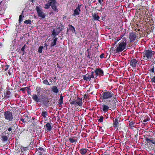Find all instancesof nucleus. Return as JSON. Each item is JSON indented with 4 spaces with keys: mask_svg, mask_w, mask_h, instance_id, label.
<instances>
[{
    "mask_svg": "<svg viewBox=\"0 0 155 155\" xmlns=\"http://www.w3.org/2000/svg\"><path fill=\"white\" fill-rule=\"evenodd\" d=\"M58 39V38H55V37H53V39L52 40V42H51L50 45L51 47H54L56 44V42Z\"/></svg>",
    "mask_w": 155,
    "mask_h": 155,
    "instance_id": "nucleus-25",
    "label": "nucleus"
},
{
    "mask_svg": "<svg viewBox=\"0 0 155 155\" xmlns=\"http://www.w3.org/2000/svg\"><path fill=\"white\" fill-rule=\"evenodd\" d=\"M48 2V3H47L45 5L44 8L45 9H48L50 8V7L51 6V1H50V0H49Z\"/></svg>",
    "mask_w": 155,
    "mask_h": 155,
    "instance_id": "nucleus-28",
    "label": "nucleus"
},
{
    "mask_svg": "<svg viewBox=\"0 0 155 155\" xmlns=\"http://www.w3.org/2000/svg\"><path fill=\"white\" fill-rule=\"evenodd\" d=\"M92 17L94 21H100L99 20L100 17L96 13H94V14H92Z\"/></svg>",
    "mask_w": 155,
    "mask_h": 155,
    "instance_id": "nucleus-22",
    "label": "nucleus"
},
{
    "mask_svg": "<svg viewBox=\"0 0 155 155\" xmlns=\"http://www.w3.org/2000/svg\"><path fill=\"white\" fill-rule=\"evenodd\" d=\"M36 150V152L38 155H42L45 151L44 148L41 147H37Z\"/></svg>",
    "mask_w": 155,
    "mask_h": 155,
    "instance_id": "nucleus-12",
    "label": "nucleus"
},
{
    "mask_svg": "<svg viewBox=\"0 0 155 155\" xmlns=\"http://www.w3.org/2000/svg\"><path fill=\"white\" fill-rule=\"evenodd\" d=\"M2 84V81H0V84Z\"/></svg>",
    "mask_w": 155,
    "mask_h": 155,
    "instance_id": "nucleus-61",
    "label": "nucleus"
},
{
    "mask_svg": "<svg viewBox=\"0 0 155 155\" xmlns=\"http://www.w3.org/2000/svg\"><path fill=\"white\" fill-rule=\"evenodd\" d=\"M155 52L151 49L145 50L142 53L143 59L145 60H151L153 59Z\"/></svg>",
    "mask_w": 155,
    "mask_h": 155,
    "instance_id": "nucleus-3",
    "label": "nucleus"
},
{
    "mask_svg": "<svg viewBox=\"0 0 155 155\" xmlns=\"http://www.w3.org/2000/svg\"><path fill=\"white\" fill-rule=\"evenodd\" d=\"M84 98H85L87 99L88 97V96L87 95H86V94H85V95H84Z\"/></svg>",
    "mask_w": 155,
    "mask_h": 155,
    "instance_id": "nucleus-52",
    "label": "nucleus"
},
{
    "mask_svg": "<svg viewBox=\"0 0 155 155\" xmlns=\"http://www.w3.org/2000/svg\"><path fill=\"white\" fill-rule=\"evenodd\" d=\"M4 5V4L3 3V2L1 1L0 2V9L1 10L3 6Z\"/></svg>",
    "mask_w": 155,
    "mask_h": 155,
    "instance_id": "nucleus-47",
    "label": "nucleus"
},
{
    "mask_svg": "<svg viewBox=\"0 0 155 155\" xmlns=\"http://www.w3.org/2000/svg\"><path fill=\"white\" fill-rule=\"evenodd\" d=\"M27 92H28V94H31V92H30L28 90V91Z\"/></svg>",
    "mask_w": 155,
    "mask_h": 155,
    "instance_id": "nucleus-54",
    "label": "nucleus"
},
{
    "mask_svg": "<svg viewBox=\"0 0 155 155\" xmlns=\"http://www.w3.org/2000/svg\"><path fill=\"white\" fill-rule=\"evenodd\" d=\"M93 94V92H92L91 93V94Z\"/></svg>",
    "mask_w": 155,
    "mask_h": 155,
    "instance_id": "nucleus-62",
    "label": "nucleus"
},
{
    "mask_svg": "<svg viewBox=\"0 0 155 155\" xmlns=\"http://www.w3.org/2000/svg\"><path fill=\"white\" fill-rule=\"evenodd\" d=\"M104 117L102 116H100L99 117V118L98 119V121L100 123H101L103 122Z\"/></svg>",
    "mask_w": 155,
    "mask_h": 155,
    "instance_id": "nucleus-37",
    "label": "nucleus"
},
{
    "mask_svg": "<svg viewBox=\"0 0 155 155\" xmlns=\"http://www.w3.org/2000/svg\"><path fill=\"white\" fill-rule=\"evenodd\" d=\"M43 83L44 84L47 85H51V84H49V82L47 80H45L43 81Z\"/></svg>",
    "mask_w": 155,
    "mask_h": 155,
    "instance_id": "nucleus-40",
    "label": "nucleus"
},
{
    "mask_svg": "<svg viewBox=\"0 0 155 155\" xmlns=\"http://www.w3.org/2000/svg\"><path fill=\"white\" fill-rule=\"evenodd\" d=\"M9 125L10 126L9 127H11L13 129V130H15V128L17 126V124L14 122L10 123Z\"/></svg>",
    "mask_w": 155,
    "mask_h": 155,
    "instance_id": "nucleus-26",
    "label": "nucleus"
},
{
    "mask_svg": "<svg viewBox=\"0 0 155 155\" xmlns=\"http://www.w3.org/2000/svg\"><path fill=\"white\" fill-rule=\"evenodd\" d=\"M43 48V46L41 45L38 48V52L39 53H41L42 52V50Z\"/></svg>",
    "mask_w": 155,
    "mask_h": 155,
    "instance_id": "nucleus-39",
    "label": "nucleus"
},
{
    "mask_svg": "<svg viewBox=\"0 0 155 155\" xmlns=\"http://www.w3.org/2000/svg\"><path fill=\"white\" fill-rule=\"evenodd\" d=\"M135 124V122L133 121H131L130 122L129 124V126L131 128H132L133 127H134V124Z\"/></svg>",
    "mask_w": 155,
    "mask_h": 155,
    "instance_id": "nucleus-35",
    "label": "nucleus"
},
{
    "mask_svg": "<svg viewBox=\"0 0 155 155\" xmlns=\"http://www.w3.org/2000/svg\"><path fill=\"white\" fill-rule=\"evenodd\" d=\"M8 74H9V75H11V73H10V71H9L8 72Z\"/></svg>",
    "mask_w": 155,
    "mask_h": 155,
    "instance_id": "nucleus-58",
    "label": "nucleus"
},
{
    "mask_svg": "<svg viewBox=\"0 0 155 155\" xmlns=\"http://www.w3.org/2000/svg\"><path fill=\"white\" fill-rule=\"evenodd\" d=\"M7 131V130L5 131L2 134V135L1 136V139L2 142H6L8 140L9 137V134H8L7 135H6L4 134V133H5L6 134V132Z\"/></svg>",
    "mask_w": 155,
    "mask_h": 155,
    "instance_id": "nucleus-10",
    "label": "nucleus"
},
{
    "mask_svg": "<svg viewBox=\"0 0 155 155\" xmlns=\"http://www.w3.org/2000/svg\"><path fill=\"white\" fill-rule=\"evenodd\" d=\"M46 128L45 130L47 131H50L52 129V126L50 123H47L44 126Z\"/></svg>",
    "mask_w": 155,
    "mask_h": 155,
    "instance_id": "nucleus-20",
    "label": "nucleus"
},
{
    "mask_svg": "<svg viewBox=\"0 0 155 155\" xmlns=\"http://www.w3.org/2000/svg\"><path fill=\"white\" fill-rule=\"evenodd\" d=\"M63 97L62 96V95H61L60 96V98L59 99V104H61L63 103Z\"/></svg>",
    "mask_w": 155,
    "mask_h": 155,
    "instance_id": "nucleus-32",
    "label": "nucleus"
},
{
    "mask_svg": "<svg viewBox=\"0 0 155 155\" xmlns=\"http://www.w3.org/2000/svg\"><path fill=\"white\" fill-rule=\"evenodd\" d=\"M119 122H120V120L118 117L116 118L115 120H113V126L115 128H117L118 127L119 125Z\"/></svg>",
    "mask_w": 155,
    "mask_h": 155,
    "instance_id": "nucleus-18",
    "label": "nucleus"
},
{
    "mask_svg": "<svg viewBox=\"0 0 155 155\" xmlns=\"http://www.w3.org/2000/svg\"><path fill=\"white\" fill-rule=\"evenodd\" d=\"M49 81L50 82H52V80H51V79H49Z\"/></svg>",
    "mask_w": 155,
    "mask_h": 155,
    "instance_id": "nucleus-59",
    "label": "nucleus"
},
{
    "mask_svg": "<svg viewBox=\"0 0 155 155\" xmlns=\"http://www.w3.org/2000/svg\"><path fill=\"white\" fill-rule=\"evenodd\" d=\"M82 5L78 4V7L76 8L74 10V13L73 15L74 16L76 15H78L80 14L81 12L80 7Z\"/></svg>",
    "mask_w": 155,
    "mask_h": 155,
    "instance_id": "nucleus-15",
    "label": "nucleus"
},
{
    "mask_svg": "<svg viewBox=\"0 0 155 155\" xmlns=\"http://www.w3.org/2000/svg\"><path fill=\"white\" fill-rule=\"evenodd\" d=\"M77 100H73L70 102L71 104H74L76 106H81L82 105V98H80L77 96Z\"/></svg>",
    "mask_w": 155,
    "mask_h": 155,
    "instance_id": "nucleus-6",
    "label": "nucleus"
},
{
    "mask_svg": "<svg viewBox=\"0 0 155 155\" xmlns=\"http://www.w3.org/2000/svg\"><path fill=\"white\" fill-rule=\"evenodd\" d=\"M11 93L10 91H7L6 94V96H7V98L9 97V95Z\"/></svg>",
    "mask_w": 155,
    "mask_h": 155,
    "instance_id": "nucleus-46",
    "label": "nucleus"
},
{
    "mask_svg": "<svg viewBox=\"0 0 155 155\" xmlns=\"http://www.w3.org/2000/svg\"><path fill=\"white\" fill-rule=\"evenodd\" d=\"M51 1V8L53 11L57 13L58 12V9L57 8L56 4L57 3V2L56 0H50Z\"/></svg>",
    "mask_w": 155,
    "mask_h": 155,
    "instance_id": "nucleus-7",
    "label": "nucleus"
},
{
    "mask_svg": "<svg viewBox=\"0 0 155 155\" xmlns=\"http://www.w3.org/2000/svg\"><path fill=\"white\" fill-rule=\"evenodd\" d=\"M25 46L26 45H25L21 49V50L23 52V54H22V55H23L25 53Z\"/></svg>",
    "mask_w": 155,
    "mask_h": 155,
    "instance_id": "nucleus-42",
    "label": "nucleus"
},
{
    "mask_svg": "<svg viewBox=\"0 0 155 155\" xmlns=\"http://www.w3.org/2000/svg\"><path fill=\"white\" fill-rule=\"evenodd\" d=\"M110 107L108 106L103 104L102 105V107H100V108L102 109L104 113H105L108 111Z\"/></svg>",
    "mask_w": 155,
    "mask_h": 155,
    "instance_id": "nucleus-21",
    "label": "nucleus"
},
{
    "mask_svg": "<svg viewBox=\"0 0 155 155\" xmlns=\"http://www.w3.org/2000/svg\"><path fill=\"white\" fill-rule=\"evenodd\" d=\"M115 99L114 98L113 100H111L108 103V106L110 108L112 109H115L116 107V103L118 102L116 99V97H115Z\"/></svg>",
    "mask_w": 155,
    "mask_h": 155,
    "instance_id": "nucleus-8",
    "label": "nucleus"
},
{
    "mask_svg": "<svg viewBox=\"0 0 155 155\" xmlns=\"http://www.w3.org/2000/svg\"><path fill=\"white\" fill-rule=\"evenodd\" d=\"M150 69H149V74L150 76L151 77L153 76V73L154 72V66L150 67Z\"/></svg>",
    "mask_w": 155,
    "mask_h": 155,
    "instance_id": "nucleus-24",
    "label": "nucleus"
},
{
    "mask_svg": "<svg viewBox=\"0 0 155 155\" xmlns=\"http://www.w3.org/2000/svg\"><path fill=\"white\" fill-rule=\"evenodd\" d=\"M68 28L67 29V32L66 33L68 34V32L69 31H70L72 33L76 34V30L75 27L72 26V25L69 24L68 25Z\"/></svg>",
    "mask_w": 155,
    "mask_h": 155,
    "instance_id": "nucleus-16",
    "label": "nucleus"
},
{
    "mask_svg": "<svg viewBox=\"0 0 155 155\" xmlns=\"http://www.w3.org/2000/svg\"><path fill=\"white\" fill-rule=\"evenodd\" d=\"M24 17V16L22 15V14L20 15V16H19V20H18L19 23V25L21 24V23L22 21V20H23L22 18Z\"/></svg>",
    "mask_w": 155,
    "mask_h": 155,
    "instance_id": "nucleus-34",
    "label": "nucleus"
},
{
    "mask_svg": "<svg viewBox=\"0 0 155 155\" xmlns=\"http://www.w3.org/2000/svg\"><path fill=\"white\" fill-rule=\"evenodd\" d=\"M5 119L9 121L12 120L13 117L12 113L9 111L5 112L4 114Z\"/></svg>",
    "mask_w": 155,
    "mask_h": 155,
    "instance_id": "nucleus-5",
    "label": "nucleus"
},
{
    "mask_svg": "<svg viewBox=\"0 0 155 155\" xmlns=\"http://www.w3.org/2000/svg\"><path fill=\"white\" fill-rule=\"evenodd\" d=\"M87 57L88 58H90V55H89V54H88V55H87Z\"/></svg>",
    "mask_w": 155,
    "mask_h": 155,
    "instance_id": "nucleus-56",
    "label": "nucleus"
},
{
    "mask_svg": "<svg viewBox=\"0 0 155 155\" xmlns=\"http://www.w3.org/2000/svg\"><path fill=\"white\" fill-rule=\"evenodd\" d=\"M37 94H34L32 96L33 100L35 102L38 103H46L47 102L48 97L47 95L43 94L45 91L40 87L37 86L36 89Z\"/></svg>",
    "mask_w": 155,
    "mask_h": 155,
    "instance_id": "nucleus-1",
    "label": "nucleus"
},
{
    "mask_svg": "<svg viewBox=\"0 0 155 155\" xmlns=\"http://www.w3.org/2000/svg\"><path fill=\"white\" fill-rule=\"evenodd\" d=\"M51 89L53 92L55 94H57L59 92V90L56 86H53L52 87Z\"/></svg>",
    "mask_w": 155,
    "mask_h": 155,
    "instance_id": "nucleus-27",
    "label": "nucleus"
},
{
    "mask_svg": "<svg viewBox=\"0 0 155 155\" xmlns=\"http://www.w3.org/2000/svg\"><path fill=\"white\" fill-rule=\"evenodd\" d=\"M25 117H27V118H28V116H26Z\"/></svg>",
    "mask_w": 155,
    "mask_h": 155,
    "instance_id": "nucleus-60",
    "label": "nucleus"
},
{
    "mask_svg": "<svg viewBox=\"0 0 155 155\" xmlns=\"http://www.w3.org/2000/svg\"><path fill=\"white\" fill-rule=\"evenodd\" d=\"M24 23L26 24H31V21L30 19L26 20L24 21Z\"/></svg>",
    "mask_w": 155,
    "mask_h": 155,
    "instance_id": "nucleus-41",
    "label": "nucleus"
},
{
    "mask_svg": "<svg viewBox=\"0 0 155 155\" xmlns=\"http://www.w3.org/2000/svg\"><path fill=\"white\" fill-rule=\"evenodd\" d=\"M3 45V44L2 43L0 42V48H2Z\"/></svg>",
    "mask_w": 155,
    "mask_h": 155,
    "instance_id": "nucleus-53",
    "label": "nucleus"
},
{
    "mask_svg": "<svg viewBox=\"0 0 155 155\" xmlns=\"http://www.w3.org/2000/svg\"><path fill=\"white\" fill-rule=\"evenodd\" d=\"M127 40L126 38H123L122 40L118 44V45L115 50H113L114 48H111V50L113 49L112 51L114 50V52H120L126 49L127 48Z\"/></svg>",
    "mask_w": 155,
    "mask_h": 155,
    "instance_id": "nucleus-2",
    "label": "nucleus"
},
{
    "mask_svg": "<svg viewBox=\"0 0 155 155\" xmlns=\"http://www.w3.org/2000/svg\"><path fill=\"white\" fill-rule=\"evenodd\" d=\"M96 75V78L98 76H102L104 74L103 71L100 68H97L94 71Z\"/></svg>",
    "mask_w": 155,
    "mask_h": 155,
    "instance_id": "nucleus-14",
    "label": "nucleus"
},
{
    "mask_svg": "<svg viewBox=\"0 0 155 155\" xmlns=\"http://www.w3.org/2000/svg\"><path fill=\"white\" fill-rule=\"evenodd\" d=\"M150 78L151 79L150 82L155 83V76H152L151 77V76H150Z\"/></svg>",
    "mask_w": 155,
    "mask_h": 155,
    "instance_id": "nucleus-43",
    "label": "nucleus"
},
{
    "mask_svg": "<svg viewBox=\"0 0 155 155\" xmlns=\"http://www.w3.org/2000/svg\"><path fill=\"white\" fill-rule=\"evenodd\" d=\"M41 115L44 119V120H45L47 121L48 120V115L47 110H43L41 114Z\"/></svg>",
    "mask_w": 155,
    "mask_h": 155,
    "instance_id": "nucleus-11",
    "label": "nucleus"
},
{
    "mask_svg": "<svg viewBox=\"0 0 155 155\" xmlns=\"http://www.w3.org/2000/svg\"><path fill=\"white\" fill-rule=\"evenodd\" d=\"M26 88H28V90H29L30 91L31 90L30 88L28 87H25L21 88V89L20 90L22 91H25V89H26Z\"/></svg>",
    "mask_w": 155,
    "mask_h": 155,
    "instance_id": "nucleus-44",
    "label": "nucleus"
},
{
    "mask_svg": "<svg viewBox=\"0 0 155 155\" xmlns=\"http://www.w3.org/2000/svg\"><path fill=\"white\" fill-rule=\"evenodd\" d=\"M56 78V77H54V79H55Z\"/></svg>",
    "mask_w": 155,
    "mask_h": 155,
    "instance_id": "nucleus-64",
    "label": "nucleus"
},
{
    "mask_svg": "<svg viewBox=\"0 0 155 155\" xmlns=\"http://www.w3.org/2000/svg\"><path fill=\"white\" fill-rule=\"evenodd\" d=\"M113 91H108L105 90L101 94V97L102 100H107L113 98L115 99Z\"/></svg>",
    "mask_w": 155,
    "mask_h": 155,
    "instance_id": "nucleus-4",
    "label": "nucleus"
},
{
    "mask_svg": "<svg viewBox=\"0 0 155 155\" xmlns=\"http://www.w3.org/2000/svg\"><path fill=\"white\" fill-rule=\"evenodd\" d=\"M87 74H85L83 76V79L84 81H87L88 80L89 81V75L87 76Z\"/></svg>",
    "mask_w": 155,
    "mask_h": 155,
    "instance_id": "nucleus-31",
    "label": "nucleus"
},
{
    "mask_svg": "<svg viewBox=\"0 0 155 155\" xmlns=\"http://www.w3.org/2000/svg\"><path fill=\"white\" fill-rule=\"evenodd\" d=\"M9 67V65H8L7 64L6 65L4 66V67L3 68L5 69V71H7L8 69V68Z\"/></svg>",
    "mask_w": 155,
    "mask_h": 155,
    "instance_id": "nucleus-45",
    "label": "nucleus"
},
{
    "mask_svg": "<svg viewBox=\"0 0 155 155\" xmlns=\"http://www.w3.org/2000/svg\"><path fill=\"white\" fill-rule=\"evenodd\" d=\"M36 10L38 17H41L42 19L45 18L46 16L45 14L41 11V8L38 6H37L36 7Z\"/></svg>",
    "mask_w": 155,
    "mask_h": 155,
    "instance_id": "nucleus-9",
    "label": "nucleus"
},
{
    "mask_svg": "<svg viewBox=\"0 0 155 155\" xmlns=\"http://www.w3.org/2000/svg\"><path fill=\"white\" fill-rule=\"evenodd\" d=\"M29 147H21V151L22 152L26 151L28 150H29Z\"/></svg>",
    "mask_w": 155,
    "mask_h": 155,
    "instance_id": "nucleus-29",
    "label": "nucleus"
},
{
    "mask_svg": "<svg viewBox=\"0 0 155 155\" xmlns=\"http://www.w3.org/2000/svg\"><path fill=\"white\" fill-rule=\"evenodd\" d=\"M120 40V39H117V40H116V41H115V44H116V42L118 41L119 40Z\"/></svg>",
    "mask_w": 155,
    "mask_h": 155,
    "instance_id": "nucleus-55",
    "label": "nucleus"
},
{
    "mask_svg": "<svg viewBox=\"0 0 155 155\" xmlns=\"http://www.w3.org/2000/svg\"><path fill=\"white\" fill-rule=\"evenodd\" d=\"M137 36L135 32H132L129 34V38L131 41H134L136 38Z\"/></svg>",
    "mask_w": 155,
    "mask_h": 155,
    "instance_id": "nucleus-13",
    "label": "nucleus"
},
{
    "mask_svg": "<svg viewBox=\"0 0 155 155\" xmlns=\"http://www.w3.org/2000/svg\"><path fill=\"white\" fill-rule=\"evenodd\" d=\"M104 53H102L100 56V58L101 59L103 58H104Z\"/></svg>",
    "mask_w": 155,
    "mask_h": 155,
    "instance_id": "nucleus-48",
    "label": "nucleus"
},
{
    "mask_svg": "<svg viewBox=\"0 0 155 155\" xmlns=\"http://www.w3.org/2000/svg\"><path fill=\"white\" fill-rule=\"evenodd\" d=\"M138 61L135 59H131L130 61V65L134 68L136 66V64L137 63Z\"/></svg>",
    "mask_w": 155,
    "mask_h": 155,
    "instance_id": "nucleus-17",
    "label": "nucleus"
},
{
    "mask_svg": "<svg viewBox=\"0 0 155 155\" xmlns=\"http://www.w3.org/2000/svg\"><path fill=\"white\" fill-rule=\"evenodd\" d=\"M145 140L148 143H151L155 145V136L153 138L151 139L146 137L145 138Z\"/></svg>",
    "mask_w": 155,
    "mask_h": 155,
    "instance_id": "nucleus-19",
    "label": "nucleus"
},
{
    "mask_svg": "<svg viewBox=\"0 0 155 155\" xmlns=\"http://www.w3.org/2000/svg\"><path fill=\"white\" fill-rule=\"evenodd\" d=\"M60 33V31H57L55 29H54L52 31L51 36L53 37H55V38H57L56 36L58 35Z\"/></svg>",
    "mask_w": 155,
    "mask_h": 155,
    "instance_id": "nucleus-23",
    "label": "nucleus"
},
{
    "mask_svg": "<svg viewBox=\"0 0 155 155\" xmlns=\"http://www.w3.org/2000/svg\"><path fill=\"white\" fill-rule=\"evenodd\" d=\"M94 71H92L91 72V75H89V81H91V78H94Z\"/></svg>",
    "mask_w": 155,
    "mask_h": 155,
    "instance_id": "nucleus-33",
    "label": "nucleus"
},
{
    "mask_svg": "<svg viewBox=\"0 0 155 155\" xmlns=\"http://www.w3.org/2000/svg\"><path fill=\"white\" fill-rule=\"evenodd\" d=\"M101 18H102V20L103 21H104V18H103V16H102V17H101Z\"/></svg>",
    "mask_w": 155,
    "mask_h": 155,
    "instance_id": "nucleus-57",
    "label": "nucleus"
},
{
    "mask_svg": "<svg viewBox=\"0 0 155 155\" xmlns=\"http://www.w3.org/2000/svg\"><path fill=\"white\" fill-rule=\"evenodd\" d=\"M90 88H89V90H90ZM90 91V90H89V91L88 90H87V91H89V92Z\"/></svg>",
    "mask_w": 155,
    "mask_h": 155,
    "instance_id": "nucleus-63",
    "label": "nucleus"
},
{
    "mask_svg": "<svg viewBox=\"0 0 155 155\" xmlns=\"http://www.w3.org/2000/svg\"><path fill=\"white\" fill-rule=\"evenodd\" d=\"M80 152L81 154L84 155V154L87 153V150L86 149H81L80 150Z\"/></svg>",
    "mask_w": 155,
    "mask_h": 155,
    "instance_id": "nucleus-30",
    "label": "nucleus"
},
{
    "mask_svg": "<svg viewBox=\"0 0 155 155\" xmlns=\"http://www.w3.org/2000/svg\"><path fill=\"white\" fill-rule=\"evenodd\" d=\"M68 140L71 143H73L74 142H77V139H74L71 138H68Z\"/></svg>",
    "mask_w": 155,
    "mask_h": 155,
    "instance_id": "nucleus-36",
    "label": "nucleus"
},
{
    "mask_svg": "<svg viewBox=\"0 0 155 155\" xmlns=\"http://www.w3.org/2000/svg\"><path fill=\"white\" fill-rule=\"evenodd\" d=\"M20 120L21 121L23 122L24 123H25L26 122V121H25V119H23V118H21Z\"/></svg>",
    "mask_w": 155,
    "mask_h": 155,
    "instance_id": "nucleus-49",
    "label": "nucleus"
},
{
    "mask_svg": "<svg viewBox=\"0 0 155 155\" xmlns=\"http://www.w3.org/2000/svg\"><path fill=\"white\" fill-rule=\"evenodd\" d=\"M98 0V2L101 4V5H102L103 4V3H102V2L104 0Z\"/></svg>",
    "mask_w": 155,
    "mask_h": 155,
    "instance_id": "nucleus-50",
    "label": "nucleus"
},
{
    "mask_svg": "<svg viewBox=\"0 0 155 155\" xmlns=\"http://www.w3.org/2000/svg\"><path fill=\"white\" fill-rule=\"evenodd\" d=\"M8 131L9 132H10L11 131V132H12V130H13V129L11 127H9L8 129Z\"/></svg>",
    "mask_w": 155,
    "mask_h": 155,
    "instance_id": "nucleus-51",
    "label": "nucleus"
},
{
    "mask_svg": "<svg viewBox=\"0 0 155 155\" xmlns=\"http://www.w3.org/2000/svg\"><path fill=\"white\" fill-rule=\"evenodd\" d=\"M150 120V118L147 116H146L145 118L143 120V122L144 123H146L147 121Z\"/></svg>",
    "mask_w": 155,
    "mask_h": 155,
    "instance_id": "nucleus-38",
    "label": "nucleus"
}]
</instances>
